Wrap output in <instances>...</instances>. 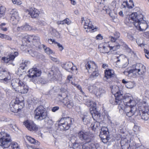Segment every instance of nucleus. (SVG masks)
Listing matches in <instances>:
<instances>
[{
	"label": "nucleus",
	"instance_id": "obj_1",
	"mask_svg": "<svg viewBox=\"0 0 149 149\" xmlns=\"http://www.w3.org/2000/svg\"><path fill=\"white\" fill-rule=\"evenodd\" d=\"M136 105L135 101L129 94L125 95L121 100L120 105L124 107V111L127 116L129 117H131L135 113Z\"/></svg>",
	"mask_w": 149,
	"mask_h": 149
},
{
	"label": "nucleus",
	"instance_id": "obj_2",
	"mask_svg": "<svg viewBox=\"0 0 149 149\" xmlns=\"http://www.w3.org/2000/svg\"><path fill=\"white\" fill-rule=\"evenodd\" d=\"M143 15L140 11L132 13L129 16V20L140 31H144L147 29L148 24L143 19Z\"/></svg>",
	"mask_w": 149,
	"mask_h": 149
},
{
	"label": "nucleus",
	"instance_id": "obj_3",
	"mask_svg": "<svg viewBox=\"0 0 149 149\" xmlns=\"http://www.w3.org/2000/svg\"><path fill=\"white\" fill-rule=\"evenodd\" d=\"M120 36V34L118 32H116L114 33L113 36H110L109 39L111 42H109V43L108 47L109 48V50L114 51L120 48V46H123L128 48V50L130 52L131 51V49L128 47L127 46L125 43L122 40H119L118 38Z\"/></svg>",
	"mask_w": 149,
	"mask_h": 149
},
{
	"label": "nucleus",
	"instance_id": "obj_4",
	"mask_svg": "<svg viewBox=\"0 0 149 149\" xmlns=\"http://www.w3.org/2000/svg\"><path fill=\"white\" fill-rule=\"evenodd\" d=\"M11 142V138L9 134L3 132L0 133V146L2 148H8Z\"/></svg>",
	"mask_w": 149,
	"mask_h": 149
},
{
	"label": "nucleus",
	"instance_id": "obj_5",
	"mask_svg": "<svg viewBox=\"0 0 149 149\" xmlns=\"http://www.w3.org/2000/svg\"><path fill=\"white\" fill-rule=\"evenodd\" d=\"M34 113L35 119L37 120H43L47 113L44 107L42 105H40L35 109Z\"/></svg>",
	"mask_w": 149,
	"mask_h": 149
},
{
	"label": "nucleus",
	"instance_id": "obj_6",
	"mask_svg": "<svg viewBox=\"0 0 149 149\" xmlns=\"http://www.w3.org/2000/svg\"><path fill=\"white\" fill-rule=\"evenodd\" d=\"M92 63L91 61L88 62L85 65L86 69L87 70L88 72H93L90 76V77L92 78H96L99 75L98 68L96 65L94 64L91 66V64Z\"/></svg>",
	"mask_w": 149,
	"mask_h": 149
},
{
	"label": "nucleus",
	"instance_id": "obj_7",
	"mask_svg": "<svg viewBox=\"0 0 149 149\" xmlns=\"http://www.w3.org/2000/svg\"><path fill=\"white\" fill-rule=\"evenodd\" d=\"M72 123V120L70 118H63L60 120L58 126L61 130H65L69 129Z\"/></svg>",
	"mask_w": 149,
	"mask_h": 149
},
{
	"label": "nucleus",
	"instance_id": "obj_8",
	"mask_svg": "<svg viewBox=\"0 0 149 149\" xmlns=\"http://www.w3.org/2000/svg\"><path fill=\"white\" fill-rule=\"evenodd\" d=\"M78 137L81 141V144L86 143H90L91 142L92 139L90 135L86 132L83 131H80L78 133Z\"/></svg>",
	"mask_w": 149,
	"mask_h": 149
},
{
	"label": "nucleus",
	"instance_id": "obj_9",
	"mask_svg": "<svg viewBox=\"0 0 149 149\" xmlns=\"http://www.w3.org/2000/svg\"><path fill=\"white\" fill-rule=\"evenodd\" d=\"M109 132L108 129L107 127H102L100 132V136L102 139V142L106 143L110 139L109 135Z\"/></svg>",
	"mask_w": 149,
	"mask_h": 149
},
{
	"label": "nucleus",
	"instance_id": "obj_10",
	"mask_svg": "<svg viewBox=\"0 0 149 149\" xmlns=\"http://www.w3.org/2000/svg\"><path fill=\"white\" fill-rule=\"evenodd\" d=\"M10 78V74L5 69L1 68L0 70V80L5 83Z\"/></svg>",
	"mask_w": 149,
	"mask_h": 149
},
{
	"label": "nucleus",
	"instance_id": "obj_11",
	"mask_svg": "<svg viewBox=\"0 0 149 149\" xmlns=\"http://www.w3.org/2000/svg\"><path fill=\"white\" fill-rule=\"evenodd\" d=\"M23 124L29 130L32 131H36L38 130V127L32 121L26 120L23 122Z\"/></svg>",
	"mask_w": 149,
	"mask_h": 149
},
{
	"label": "nucleus",
	"instance_id": "obj_12",
	"mask_svg": "<svg viewBox=\"0 0 149 149\" xmlns=\"http://www.w3.org/2000/svg\"><path fill=\"white\" fill-rule=\"evenodd\" d=\"M85 23L84 25V27L86 31L87 32L91 31L92 32H94L96 31L97 29L95 28L93 25L92 24V23L89 19L85 20Z\"/></svg>",
	"mask_w": 149,
	"mask_h": 149
},
{
	"label": "nucleus",
	"instance_id": "obj_13",
	"mask_svg": "<svg viewBox=\"0 0 149 149\" xmlns=\"http://www.w3.org/2000/svg\"><path fill=\"white\" fill-rule=\"evenodd\" d=\"M18 55V53L17 52H15L13 54L11 53L8 55L7 57H3L2 60L6 63H9L12 64V62L14 60L15 57Z\"/></svg>",
	"mask_w": 149,
	"mask_h": 149
},
{
	"label": "nucleus",
	"instance_id": "obj_14",
	"mask_svg": "<svg viewBox=\"0 0 149 149\" xmlns=\"http://www.w3.org/2000/svg\"><path fill=\"white\" fill-rule=\"evenodd\" d=\"M118 95L116 94L112 96L109 100V102L111 104L113 105H116L118 104L120 105V103H121V100L122 99L123 96L120 95L119 96H118Z\"/></svg>",
	"mask_w": 149,
	"mask_h": 149
},
{
	"label": "nucleus",
	"instance_id": "obj_15",
	"mask_svg": "<svg viewBox=\"0 0 149 149\" xmlns=\"http://www.w3.org/2000/svg\"><path fill=\"white\" fill-rule=\"evenodd\" d=\"M116 61V67L118 68L123 67V65L124 63L123 61L125 59L124 55L123 54H117L115 56Z\"/></svg>",
	"mask_w": 149,
	"mask_h": 149
},
{
	"label": "nucleus",
	"instance_id": "obj_16",
	"mask_svg": "<svg viewBox=\"0 0 149 149\" xmlns=\"http://www.w3.org/2000/svg\"><path fill=\"white\" fill-rule=\"evenodd\" d=\"M29 72L28 76L30 78L38 77L41 73L40 71L39 70L36 68H32L30 69L29 71Z\"/></svg>",
	"mask_w": 149,
	"mask_h": 149
},
{
	"label": "nucleus",
	"instance_id": "obj_17",
	"mask_svg": "<svg viewBox=\"0 0 149 149\" xmlns=\"http://www.w3.org/2000/svg\"><path fill=\"white\" fill-rule=\"evenodd\" d=\"M28 90V87L23 81L21 85L19 86L17 92L22 94H24L27 93Z\"/></svg>",
	"mask_w": 149,
	"mask_h": 149
},
{
	"label": "nucleus",
	"instance_id": "obj_18",
	"mask_svg": "<svg viewBox=\"0 0 149 149\" xmlns=\"http://www.w3.org/2000/svg\"><path fill=\"white\" fill-rule=\"evenodd\" d=\"M139 111L140 113L149 112V107L146 102L143 101L141 106H139Z\"/></svg>",
	"mask_w": 149,
	"mask_h": 149
},
{
	"label": "nucleus",
	"instance_id": "obj_19",
	"mask_svg": "<svg viewBox=\"0 0 149 149\" xmlns=\"http://www.w3.org/2000/svg\"><path fill=\"white\" fill-rule=\"evenodd\" d=\"M136 69L137 70L138 74H142L146 71V67L143 64L141 63H137L135 65Z\"/></svg>",
	"mask_w": 149,
	"mask_h": 149
},
{
	"label": "nucleus",
	"instance_id": "obj_20",
	"mask_svg": "<svg viewBox=\"0 0 149 149\" xmlns=\"http://www.w3.org/2000/svg\"><path fill=\"white\" fill-rule=\"evenodd\" d=\"M124 74L126 76L128 77L132 76L133 75H137L138 74V71L136 69V67L135 68L133 69L128 70V69L126 70L124 72Z\"/></svg>",
	"mask_w": 149,
	"mask_h": 149
},
{
	"label": "nucleus",
	"instance_id": "obj_21",
	"mask_svg": "<svg viewBox=\"0 0 149 149\" xmlns=\"http://www.w3.org/2000/svg\"><path fill=\"white\" fill-rule=\"evenodd\" d=\"M22 83V81L18 79L16 80H13L11 82V85L13 88L16 91H17L18 87L21 85Z\"/></svg>",
	"mask_w": 149,
	"mask_h": 149
},
{
	"label": "nucleus",
	"instance_id": "obj_22",
	"mask_svg": "<svg viewBox=\"0 0 149 149\" xmlns=\"http://www.w3.org/2000/svg\"><path fill=\"white\" fill-rule=\"evenodd\" d=\"M94 109L95 110L93 109V110L91 111V113L94 120L98 122L100 120V114L99 112L96 110V108H94Z\"/></svg>",
	"mask_w": 149,
	"mask_h": 149
},
{
	"label": "nucleus",
	"instance_id": "obj_23",
	"mask_svg": "<svg viewBox=\"0 0 149 149\" xmlns=\"http://www.w3.org/2000/svg\"><path fill=\"white\" fill-rule=\"evenodd\" d=\"M105 77L107 79H111L113 81V78L115 76V74L113 70H106L105 72Z\"/></svg>",
	"mask_w": 149,
	"mask_h": 149
},
{
	"label": "nucleus",
	"instance_id": "obj_24",
	"mask_svg": "<svg viewBox=\"0 0 149 149\" xmlns=\"http://www.w3.org/2000/svg\"><path fill=\"white\" fill-rule=\"evenodd\" d=\"M111 92L114 95L116 94L118 95V96H119L120 95L123 96V92L119 89V88L117 86H112L111 88Z\"/></svg>",
	"mask_w": 149,
	"mask_h": 149
},
{
	"label": "nucleus",
	"instance_id": "obj_25",
	"mask_svg": "<svg viewBox=\"0 0 149 149\" xmlns=\"http://www.w3.org/2000/svg\"><path fill=\"white\" fill-rule=\"evenodd\" d=\"M14 101H12L10 104V109L11 111L14 113H17L20 111L18 108V105L15 104Z\"/></svg>",
	"mask_w": 149,
	"mask_h": 149
},
{
	"label": "nucleus",
	"instance_id": "obj_26",
	"mask_svg": "<svg viewBox=\"0 0 149 149\" xmlns=\"http://www.w3.org/2000/svg\"><path fill=\"white\" fill-rule=\"evenodd\" d=\"M83 149H96L95 145L92 143L81 144Z\"/></svg>",
	"mask_w": 149,
	"mask_h": 149
},
{
	"label": "nucleus",
	"instance_id": "obj_27",
	"mask_svg": "<svg viewBox=\"0 0 149 149\" xmlns=\"http://www.w3.org/2000/svg\"><path fill=\"white\" fill-rule=\"evenodd\" d=\"M128 141L126 138L124 139H121L120 144L123 149H128L130 145L128 143Z\"/></svg>",
	"mask_w": 149,
	"mask_h": 149
},
{
	"label": "nucleus",
	"instance_id": "obj_28",
	"mask_svg": "<svg viewBox=\"0 0 149 149\" xmlns=\"http://www.w3.org/2000/svg\"><path fill=\"white\" fill-rule=\"evenodd\" d=\"M122 6H123V8H125L126 6L127 8L131 9L134 6V4L132 0H129V3L127 1L124 2L122 4Z\"/></svg>",
	"mask_w": 149,
	"mask_h": 149
},
{
	"label": "nucleus",
	"instance_id": "obj_29",
	"mask_svg": "<svg viewBox=\"0 0 149 149\" xmlns=\"http://www.w3.org/2000/svg\"><path fill=\"white\" fill-rule=\"evenodd\" d=\"M15 104L18 105V108L20 111L21 109H22L24 106V101L22 100L20 101L18 98H16L15 100L14 101Z\"/></svg>",
	"mask_w": 149,
	"mask_h": 149
},
{
	"label": "nucleus",
	"instance_id": "obj_30",
	"mask_svg": "<svg viewBox=\"0 0 149 149\" xmlns=\"http://www.w3.org/2000/svg\"><path fill=\"white\" fill-rule=\"evenodd\" d=\"M138 116H139L143 120H147L149 118V112L140 113L139 112L137 114Z\"/></svg>",
	"mask_w": 149,
	"mask_h": 149
},
{
	"label": "nucleus",
	"instance_id": "obj_31",
	"mask_svg": "<svg viewBox=\"0 0 149 149\" xmlns=\"http://www.w3.org/2000/svg\"><path fill=\"white\" fill-rule=\"evenodd\" d=\"M30 10L29 11V13L31 17L33 18L37 17L40 13L38 10Z\"/></svg>",
	"mask_w": 149,
	"mask_h": 149
},
{
	"label": "nucleus",
	"instance_id": "obj_32",
	"mask_svg": "<svg viewBox=\"0 0 149 149\" xmlns=\"http://www.w3.org/2000/svg\"><path fill=\"white\" fill-rule=\"evenodd\" d=\"M26 138L27 140L30 143L35 144L39 145V142L37 141L36 140L33 138L29 136H26Z\"/></svg>",
	"mask_w": 149,
	"mask_h": 149
},
{
	"label": "nucleus",
	"instance_id": "obj_33",
	"mask_svg": "<svg viewBox=\"0 0 149 149\" xmlns=\"http://www.w3.org/2000/svg\"><path fill=\"white\" fill-rule=\"evenodd\" d=\"M71 22L70 20L68 18L64 19L62 21H59L57 22V24L58 25L60 24H67L68 25Z\"/></svg>",
	"mask_w": 149,
	"mask_h": 149
},
{
	"label": "nucleus",
	"instance_id": "obj_34",
	"mask_svg": "<svg viewBox=\"0 0 149 149\" xmlns=\"http://www.w3.org/2000/svg\"><path fill=\"white\" fill-rule=\"evenodd\" d=\"M72 64L73 65L72 63L69 62L63 64L62 65L64 69L66 70L70 71L69 70L70 69V68L72 66Z\"/></svg>",
	"mask_w": 149,
	"mask_h": 149
},
{
	"label": "nucleus",
	"instance_id": "obj_35",
	"mask_svg": "<svg viewBox=\"0 0 149 149\" xmlns=\"http://www.w3.org/2000/svg\"><path fill=\"white\" fill-rule=\"evenodd\" d=\"M58 72V70L57 68H56L54 66H53L49 74L54 76V77H55V75H56L57 73Z\"/></svg>",
	"mask_w": 149,
	"mask_h": 149
},
{
	"label": "nucleus",
	"instance_id": "obj_36",
	"mask_svg": "<svg viewBox=\"0 0 149 149\" xmlns=\"http://www.w3.org/2000/svg\"><path fill=\"white\" fill-rule=\"evenodd\" d=\"M30 64V62L29 61H25L24 62L22 63L20 65L19 69L21 70V69L24 70L27 66Z\"/></svg>",
	"mask_w": 149,
	"mask_h": 149
},
{
	"label": "nucleus",
	"instance_id": "obj_37",
	"mask_svg": "<svg viewBox=\"0 0 149 149\" xmlns=\"http://www.w3.org/2000/svg\"><path fill=\"white\" fill-rule=\"evenodd\" d=\"M52 34L53 36L57 38H59L61 36L60 33L55 29H52Z\"/></svg>",
	"mask_w": 149,
	"mask_h": 149
},
{
	"label": "nucleus",
	"instance_id": "obj_38",
	"mask_svg": "<svg viewBox=\"0 0 149 149\" xmlns=\"http://www.w3.org/2000/svg\"><path fill=\"white\" fill-rule=\"evenodd\" d=\"M98 48L99 50L101 53H109V52L107 47L104 46H103L102 47H100V46L99 45Z\"/></svg>",
	"mask_w": 149,
	"mask_h": 149
},
{
	"label": "nucleus",
	"instance_id": "obj_39",
	"mask_svg": "<svg viewBox=\"0 0 149 149\" xmlns=\"http://www.w3.org/2000/svg\"><path fill=\"white\" fill-rule=\"evenodd\" d=\"M105 92L104 89L103 88H100L96 90L95 94L97 96H100L102 94L104 93Z\"/></svg>",
	"mask_w": 149,
	"mask_h": 149
},
{
	"label": "nucleus",
	"instance_id": "obj_40",
	"mask_svg": "<svg viewBox=\"0 0 149 149\" xmlns=\"http://www.w3.org/2000/svg\"><path fill=\"white\" fill-rule=\"evenodd\" d=\"M33 38L32 43L34 45L36 46L39 42L40 38L38 36L33 35Z\"/></svg>",
	"mask_w": 149,
	"mask_h": 149
},
{
	"label": "nucleus",
	"instance_id": "obj_41",
	"mask_svg": "<svg viewBox=\"0 0 149 149\" xmlns=\"http://www.w3.org/2000/svg\"><path fill=\"white\" fill-rule=\"evenodd\" d=\"M45 122V123L50 125H52L53 124V121L52 120L48 117L47 116V114L45 118H43Z\"/></svg>",
	"mask_w": 149,
	"mask_h": 149
},
{
	"label": "nucleus",
	"instance_id": "obj_42",
	"mask_svg": "<svg viewBox=\"0 0 149 149\" xmlns=\"http://www.w3.org/2000/svg\"><path fill=\"white\" fill-rule=\"evenodd\" d=\"M88 90L90 92L93 93L95 94L97 88L95 86L92 85L88 87Z\"/></svg>",
	"mask_w": 149,
	"mask_h": 149
},
{
	"label": "nucleus",
	"instance_id": "obj_43",
	"mask_svg": "<svg viewBox=\"0 0 149 149\" xmlns=\"http://www.w3.org/2000/svg\"><path fill=\"white\" fill-rule=\"evenodd\" d=\"M105 11L107 13L108 12V14L109 16L113 18L115 17V15H116V13L114 11V10H105Z\"/></svg>",
	"mask_w": 149,
	"mask_h": 149
},
{
	"label": "nucleus",
	"instance_id": "obj_44",
	"mask_svg": "<svg viewBox=\"0 0 149 149\" xmlns=\"http://www.w3.org/2000/svg\"><path fill=\"white\" fill-rule=\"evenodd\" d=\"M135 86V83L134 81H128L125 84L126 87L129 88H132Z\"/></svg>",
	"mask_w": 149,
	"mask_h": 149
},
{
	"label": "nucleus",
	"instance_id": "obj_45",
	"mask_svg": "<svg viewBox=\"0 0 149 149\" xmlns=\"http://www.w3.org/2000/svg\"><path fill=\"white\" fill-rule=\"evenodd\" d=\"M43 47L45 49V52L48 54H50L54 53L53 51L49 47H46L45 45H43Z\"/></svg>",
	"mask_w": 149,
	"mask_h": 149
},
{
	"label": "nucleus",
	"instance_id": "obj_46",
	"mask_svg": "<svg viewBox=\"0 0 149 149\" xmlns=\"http://www.w3.org/2000/svg\"><path fill=\"white\" fill-rule=\"evenodd\" d=\"M99 125V124L98 122L97 121H96L94 124H92L91 125V126L92 129L93 130H95L97 129V128H98V127Z\"/></svg>",
	"mask_w": 149,
	"mask_h": 149
},
{
	"label": "nucleus",
	"instance_id": "obj_47",
	"mask_svg": "<svg viewBox=\"0 0 149 149\" xmlns=\"http://www.w3.org/2000/svg\"><path fill=\"white\" fill-rule=\"evenodd\" d=\"M11 147L13 149H20L19 145L17 143L13 142L11 143Z\"/></svg>",
	"mask_w": 149,
	"mask_h": 149
},
{
	"label": "nucleus",
	"instance_id": "obj_48",
	"mask_svg": "<svg viewBox=\"0 0 149 149\" xmlns=\"http://www.w3.org/2000/svg\"><path fill=\"white\" fill-rule=\"evenodd\" d=\"M65 103V104L68 107L71 108L72 107L74 106V104L71 100H68Z\"/></svg>",
	"mask_w": 149,
	"mask_h": 149
},
{
	"label": "nucleus",
	"instance_id": "obj_49",
	"mask_svg": "<svg viewBox=\"0 0 149 149\" xmlns=\"http://www.w3.org/2000/svg\"><path fill=\"white\" fill-rule=\"evenodd\" d=\"M25 38L27 41L29 42H33V35H28L25 36Z\"/></svg>",
	"mask_w": 149,
	"mask_h": 149
},
{
	"label": "nucleus",
	"instance_id": "obj_50",
	"mask_svg": "<svg viewBox=\"0 0 149 149\" xmlns=\"http://www.w3.org/2000/svg\"><path fill=\"white\" fill-rule=\"evenodd\" d=\"M136 42L139 46L141 47H144L145 45V44L143 43V40L142 38L137 40H136Z\"/></svg>",
	"mask_w": 149,
	"mask_h": 149
},
{
	"label": "nucleus",
	"instance_id": "obj_51",
	"mask_svg": "<svg viewBox=\"0 0 149 149\" xmlns=\"http://www.w3.org/2000/svg\"><path fill=\"white\" fill-rule=\"evenodd\" d=\"M21 28L22 30H28L31 29L30 26L27 24L21 26Z\"/></svg>",
	"mask_w": 149,
	"mask_h": 149
},
{
	"label": "nucleus",
	"instance_id": "obj_52",
	"mask_svg": "<svg viewBox=\"0 0 149 149\" xmlns=\"http://www.w3.org/2000/svg\"><path fill=\"white\" fill-rule=\"evenodd\" d=\"M144 51L145 53V56L146 58L149 59V51L144 49Z\"/></svg>",
	"mask_w": 149,
	"mask_h": 149
},
{
	"label": "nucleus",
	"instance_id": "obj_53",
	"mask_svg": "<svg viewBox=\"0 0 149 149\" xmlns=\"http://www.w3.org/2000/svg\"><path fill=\"white\" fill-rule=\"evenodd\" d=\"M73 148L74 149H81L80 146L78 143H74L73 144Z\"/></svg>",
	"mask_w": 149,
	"mask_h": 149
},
{
	"label": "nucleus",
	"instance_id": "obj_54",
	"mask_svg": "<svg viewBox=\"0 0 149 149\" xmlns=\"http://www.w3.org/2000/svg\"><path fill=\"white\" fill-rule=\"evenodd\" d=\"M13 3L14 4L17 5H19L22 3L21 2L17 0H12Z\"/></svg>",
	"mask_w": 149,
	"mask_h": 149
},
{
	"label": "nucleus",
	"instance_id": "obj_55",
	"mask_svg": "<svg viewBox=\"0 0 149 149\" xmlns=\"http://www.w3.org/2000/svg\"><path fill=\"white\" fill-rule=\"evenodd\" d=\"M86 104L88 107L91 106L92 105V104L93 103L92 101L90 100H87L86 102Z\"/></svg>",
	"mask_w": 149,
	"mask_h": 149
},
{
	"label": "nucleus",
	"instance_id": "obj_56",
	"mask_svg": "<svg viewBox=\"0 0 149 149\" xmlns=\"http://www.w3.org/2000/svg\"><path fill=\"white\" fill-rule=\"evenodd\" d=\"M86 116H84L82 118V121L85 124H86L88 122V121L86 118Z\"/></svg>",
	"mask_w": 149,
	"mask_h": 149
},
{
	"label": "nucleus",
	"instance_id": "obj_57",
	"mask_svg": "<svg viewBox=\"0 0 149 149\" xmlns=\"http://www.w3.org/2000/svg\"><path fill=\"white\" fill-rule=\"evenodd\" d=\"M56 44L60 50L62 51L63 49L64 48L62 46V45H61L60 43H58V42H56Z\"/></svg>",
	"mask_w": 149,
	"mask_h": 149
},
{
	"label": "nucleus",
	"instance_id": "obj_58",
	"mask_svg": "<svg viewBox=\"0 0 149 149\" xmlns=\"http://www.w3.org/2000/svg\"><path fill=\"white\" fill-rule=\"evenodd\" d=\"M48 42L50 44H52L53 43H54V44H56V42L55 41V40L52 39H49L48 40Z\"/></svg>",
	"mask_w": 149,
	"mask_h": 149
},
{
	"label": "nucleus",
	"instance_id": "obj_59",
	"mask_svg": "<svg viewBox=\"0 0 149 149\" xmlns=\"http://www.w3.org/2000/svg\"><path fill=\"white\" fill-rule=\"evenodd\" d=\"M59 109V107L58 106L54 107L52 108V111L53 112H55L58 110Z\"/></svg>",
	"mask_w": 149,
	"mask_h": 149
},
{
	"label": "nucleus",
	"instance_id": "obj_60",
	"mask_svg": "<svg viewBox=\"0 0 149 149\" xmlns=\"http://www.w3.org/2000/svg\"><path fill=\"white\" fill-rule=\"evenodd\" d=\"M3 38H5L9 40H10L12 39L11 38L10 36L6 35H4Z\"/></svg>",
	"mask_w": 149,
	"mask_h": 149
},
{
	"label": "nucleus",
	"instance_id": "obj_61",
	"mask_svg": "<svg viewBox=\"0 0 149 149\" xmlns=\"http://www.w3.org/2000/svg\"><path fill=\"white\" fill-rule=\"evenodd\" d=\"M27 148L29 149H39V148H35L34 146H31L29 145H26Z\"/></svg>",
	"mask_w": 149,
	"mask_h": 149
},
{
	"label": "nucleus",
	"instance_id": "obj_62",
	"mask_svg": "<svg viewBox=\"0 0 149 149\" xmlns=\"http://www.w3.org/2000/svg\"><path fill=\"white\" fill-rule=\"evenodd\" d=\"M96 38L97 40L102 39V37L101 36V35L100 34H98L96 37Z\"/></svg>",
	"mask_w": 149,
	"mask_h": 149
},
{
	"label": "nucleus",
	"instance_id": "obj_63",
	"mask_svg": "<svg viewBox=\"0 0 149 149\" xmlns=\"http://www.w3.org/2000/svg\"><path fill=\"white\" fill-rule=\"evenodd\" d=\"M76 87L78 89L80 90L81 92H82V93H84V92H83L81 89V88L80 85L78 84L77 86H76Z\"/></svg>",
	"mask_w": 149,
	"mask_h": 149
},
{
	"label": "nucleus",
	"instance_id": "obj_64",
	"mask_svg": "<svg viewBox=\"0 0 149 149\" xmlns=\"http://www.w3.org/2000/svg\"><path fill=\"white\" fill-rule=\"evenodd\" d=\"M127 37L128 38L131 40H132L133 39V37L130 34H128Z\"/></svg>",
	"mask_w": 149,
	"mask_h": 149
}]
</instances>
